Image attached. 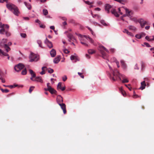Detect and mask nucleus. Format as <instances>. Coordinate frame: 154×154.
I'll use <instances>...</instances> for the list:
<instances>
[{"label":"nucleus","instance_id":"1","mask_svg":"<svg viewBox=\"0 0 154 154\" xmlns=\"http://www.w3.org/2000/svg\"><path fill=\"white\" fill-rule=\"evenodd\" d=\"M108 75L110 79L114 81L116 80L118 78H119L120 80H121V77L123 79L126 78L124 75L120 74L117 69H116L115 71H113V76H112L110 73Z\"/></svg>","mask_w":154,"mask_h":154},{"label":"nucleus","instance_id":"2","mask_svg":"<svg viewBox=\"0 0 154 154\" xmlns=\"http://www.w3.org/2000/svg\"><path fill=\"white\" fill-rule=\"evenodd\" d=\"M56 100L57 103L60 106L61 108L63 110V113L65 114L66 112V105L62 103L63 102L62 97L60 95H58L57 97Z\"/></svg>","mask_w":154,"mask_h":154},{"label":"nucleus","instance_id":"3","mask_svg":"<svg viewBox=\"0 0 154 154\" xmlns=\"http://www.w3.org/2000/svg\"><path fill=\"white\" fill-rule=\"evenodd\" d=\"M98 50L101 54L103 58L104 59H106L107 58V56L105 51L107 53H109V50L102 45L99 46L98 48Z\"/></svg>","mask_w":154,"mask_h":154},{"label":"nucleus","instance_id":"4","mask_svg":"<svg viewBox=\"0 0 154 154\" xmlns=\"http://www.w3.org/2000/svg\"><path fill=\"white\" fill-rule=\"evenodd\" d=\"M9 26L8 24L5 25L4 27H2L0 30V33L1 34H5L7 36H9L11 35V33L8 32Z\"/></svg>","mask_w":154,"mask_h":154},{"label":"nucleus","instance_id":"5","mask_svg":"<svg viewBox=\"0 0 154 154\" xmlns=\"http://www.w3.org/2000/svg\"><path fill=\"white\" fill-rule=\"evenodd\" d=\"M29 58L30 59L29 62H36L38 60L39 57L37 55L31 52L29 56Z\"/></svg>","mask_w":154,"mask_h":154},{"label":"nucleus","instance_id":"6","mask_svg":"<svg viewBox=\"0 0 154 154\" xmlns=\"http://www.w3.org/2000/svg\"><path fill=\"white\" fill-rule=\"evenodd\" d=\"M24 67L23 64L21 63H19L14 66V69L16 71L18 72L24 68Z\"/></svg>","mask_w":154,"mask_h":154},{"label":"nucleus","instance_id":"7","mask_svg":"<svg viewBox=\"0 0 154 154\" xmlns=\"http://www.w3.org/2000/svg\"><path fill=\"white\" fill-rule=\"evenodd\" d=\"M138 22L140 23V25L142 28L144 27L146 24H148L147 22L143 18L140 19L138 20Z\"/></svg>","mask_w":154,"mask_h":154},{"label":"nucleus","instance_id":"8","mask_svg":"<svg viewBox=\"0 0 154 154\" xmlns=\"http://www.w3.org/2000/svg\"><path fill=\"white\" fill-rule=\"evenodd\" d=\"M15 6H16L14 5L11 4H7L6 5V7L7 8L11 11H12L13 10Z\"/></svg>","mask_w":154,"mask_h":154},{"label":"nucleus","instance_id":"9","mask_svg":"<svg viewBox=\"0 0 154 154\" xmlns=\"http://www.w3.org/2000/svg\"><path fill=\"white\" fill-rule=\"evenodd\" d=\"M123 32L124 33H126L128 36L131 37H133L134 36V34L131 32H129L128 29H124L123 31Z\"/></svg>","mask_w":154,"mask_h":154},{"label":"nucleus","instance_id":"10","mask_svg":"<svg viewBox=\"0 0 154 154\" xmlns=\"http://www.w3.org/2000/svg\"><path fill=\"white\" fill-rule=\"evenodd\" d=\"M12 12L16 16H18L19 12L18 11V9L17 7L16 6L15 7L13 10Z\"/></svg>","mask_w":154,"mask_h":154},{"label":"nucleus","instance_id":"11","mask_svg":"<svg viewBox=\"0 0 154 154\" xmlns=\"http://www.w3.org/2000/svg\"><path fill=\"white\" fill-rule=\"evenodd\" d=\"M128 28L129 30H131L133 32H135L137 30L136 28L134 26L132 25L128 26Z\"/></svg>","mask_w":154,"mask_h":154},{"label":"nucleus","instance_id":"12","mask_svg":"<svg viewBox=\"0 0 154 154\" xmlns=\"http://www.w3.org/2000/svg\"><path fill=\"white\" fill-rule=\"evenodd\" d=\"M111 6L109 4H106L105 5V10L107 11V13H109V10L111 9Z\"/></svg>","mask_w":154,"mask_h":154},{"label":"nucleus","instance_id":"13","mask_svg":"<svg viewBox=\"0 0 154 154\" xmlns=\"http://www.w3.org/2000/svg\"><path fill=\"white\" fill-rule=\"evenodd\" d=\"M145 38L148 41H152L154 40V35L152 36L147 35L145 37Z\"/></svg>","mask_w":154,"mask_h":154},{"label":"nucleus","instance_id":"14","mask_svg":"<svg viewBox=\"0 0 154 154\" xmlns=\"http://www.w3.org/2000/svg\"><path fill=\"white\" fill-rule=\"evenodd\" d=\"M60 56H59L55 58L53 60V62L54 63H57L60 61Z\"/></svg>","mask_w":154,"mask_h":154},{"label":"nucleus","instance_id":"15","mask_svg":"<svg viewBox=\"0 0 154 154\" xmlns=\"http://www.w3.org/2000/svg\"><path fill=\"white\" fill-rule=\"evenodd\" d=\"M50 54L52 57H54L56 55V51L54 49H53L50 51Z\"/></svg>","mask_w":154,"mask_h":154},{"label":"nucleus","instance_id":"16","mask_svg":"<svg viewBox=\"0 0 154 154\" xmlns=\"http://www.w3.org/2000/svg\"><path fill=\"white\" fill-rule=\"evenodd\" d=\"M68 38L70 40H72L73 41H76V39L71 34H69L68 36Z\"/></svg>","mask_w":154,"mask_h":154},{"label":"nucleus","instance_id":"17","mask_svg":"<svg viewBox=\"0 0 154 154\" xmlns=\"http://www.w3.org/2000/svg\"><path fill=\"white\" fill-rule=\"evenodd\" d=\"M49 91L50 92V93L52 94H56L57 92V91L56 90L54 89L53 88H52L51 87H50L49 88Z\"/></svg>","mask_w":154,"mask_h":154},{"label":"nucleus","instance_id":"18","mask_svg":"<svg viewBox=\"0 0 154 154\" xmlns=\"http://www.w3.org/2000/svg\"><path fill=\"white\" fill-rule=\"evenodd\" d=\"M111 13L113 14L116 17H119V14L117 13L115 9H112L111 11Z\"/></svg>","mask_w":154,"mask_h":154},{"label":"nucleus","instance_id":"19","mask_svg":"<svg viewBox=\"0 0 154 154\" xmlns=\"http://www.w3.org/2000/svg\"><path fill=\"white\" fill-rule=\"evenodd\" d=\"M35 81L38 82H39L41 83L43 82V80L42 79V78L40 77H36L35 78Z\"/></svg>","mask_w":154,"mask_h":154},{"label":"nucleus","instance_id":"20","mask_svg":"<svg viewBox=\"0 0 154 154\" xmlns=\"http://www.w3.org/2000/svg\"><path fill=\"white\" fill-rule=\"evenodd\" d=\"M84 37H85L87 40H89V41L91 43L94 44V41L90 37L87 36L86 35H84L83 36Z\"/></svg>","mask_w":154,"mask_h":154},{"label":"nucleus","instance_id":"21","mask_svg":"<svg viewBox=\"0 0 154 154\" xmlns=\"http://www.w3.org/2000/svg\"><path fill=\"white\" fill-rule=\"evenodd\" d=\"M3 46L4 47L7 52H8L10 50V48L8 46V45L6 44H4Z\"/></svg>","mask_w":154,"mask_h":154},{"label":"nucleus","instance_id":"22","mask_svg":"<svg viewBox=\"0 0 154 154\" xmlns=\"http://www.w3.org/2000/svg\"><path fill=\"white\" fill-rule=\"evenodd\" d=\"M29 71L31 75V77H36L35 74L34 73L32 70L31 69H29Z\"/></svg>","mask_w":154,"mask_h":154},{"label":"nucleus","instance_id":"23","mask_svg":"<svg viewBox=\"0 0 154 154\" xmlns=\"http://www.w3.org/2000/svg\"><path fill=\"white\" fill-rule=\"evenodd\" d=\"M24 4L28 9L30 10L31 9V6L30 4L27 3L26 2H24Z\"/></svg>","mask_w":154,"mask_h":154},{"label":"nucleus","instance_id":"24","mask_svg":"<svg viewBox=\"0 0 154 154\" xmlns=\"http://www.w3.org/2000/svg\"><path fill=\"white\" fill-rule=\"evenodd\" d=\"M120 63L121 64L122 66L124 69H125L126 68V66L123 60L120 61Z\"/></svg>","mask_w":154,"mask_h":154},{"label":"nucleus","instance_id":"25","mask_svg":"<svg viewBox=\"0 0 154 154\" xmlns=\"http://www.w3.org/2000/svg\"><path fill=\"white\" fill-rule=\"evenodd\" d=\"M88 52L89 54H92L95 53L96 51L92 49H90L88 50Z\"/></svg>","mask_w":154,"mask_h":154},{"label":"nucleus","instance_id":"26","mask_svg":"<svg viewBox=\"0 0 154 154\" xmlns=\"http://www.w3.org/2000/svg\"><path fill=\"white\" fill-rule=\"evenodd\" d=\"M7 39H2V42L0 43V46L1 47H2L3 45L5 44L4 43H6L7 42Z\"/></svg>","mask_w":154,"mask_h":154},{"label":"nucleus","instance_id":"27","mask_svg":"<svg viewBox=\"0 0 154 154\" xmlns=\"http://www.w3.org/2000/svg\"><path fill=\"white\" fill-rule=\"evenodd\" d=\"M37 42L38 44V45L39 47H41L42 48H43L42 45V42L41 40H37Z\"/></svg>","mask_w":154,"mask_h":154},{"label":"nucleus","instance_id":"28","mask_svg":"<svg viewBox=\"0 0 154 154\" xmlns=\"http://www.w3.org/2000/svg\"><path fill=\"white\" fill-rule=\"evenodd\" d=\"M100 23L103 26H108V24L106 23L105 21L103 20H100Z\"/></svg>","mask_w":154,"mask_h":154},{"label":"nucleus","instance_id":"29","mask_svg":"<svg viewBox=\"0 0 154 154\" xmlns=\"http://www.w3.org/2000/svg\"><path fill=\"white\" fill-rule=\"evenodd\" d=\"M84 2L86 4H88V5H91L93 4L94 3L93 2H90L89 1H85V0H84Z\"/></svg>","mask_w":154,"mask_h":154},{"label":"nucleus","instance_id":"30","mask_svg":"<svg viewBox=\"0 0 154 154\" xmlns=\"http://www.w3.org/2000/svg\"><path fill=\"white\" fill-rule=\"evenodd\" d=\"M43 13L44 15L45 16L47 15L48 14L47 10L45 9H43Z\"/></svg>","mask_w":154,"mask_h":154},{"label":"nucleus","instance_id":"31","mask_svg":"<svg viewBox=\"0 0 154 154\" xmlns=\"http://www.w3.org/2000/svg\"><path fill=\"white\" fill-rule=\"evenodd\" d=\"M27 73V71L26 69L25 68L23 70L21 73V74L22 75H25Z\"/></svg>","mask_w":154,"mask_h":154},{"label":"nucleus","instance_id":"32","mask_svg":"<svg viewBox=\"0 0 154 154\" xmlns=\"http://www.w3.org/2000/svg\"><path fill=\"white\" fill-rule=\"evenodd\" d=\"M48 47L49 48H51L53 47V45L51 42H49L47 44Z\"/></svg>","mask_w":154,"mask_h":154},{"label":"nucleus","instance_id":"33","mask_svg":"<svg viewBox=\"0 0 154 154\" xmlns=\"http://www.w3.org/2000/svg\"><path fill=\"white\" fill-rule=\"evenodd\" d=\"M75 34L78 36L79 38L80 41H81L82 38L83 36L80 34L77 33V32H75Z\"/></svg>","mask_w":154,"mask_h":154},{"label":"nucleus","instance_id":"34","mask_svg":"<svg viewBox=\"0 0 154 154\" xmlns=\"http://www.w3.org/2000/svg\"><path fill=\"white\" fill-rule=\"evenodd\" d=\"M130 18L131 20L134 21V22H136V23H137V22H138V20H137V19L136 18L133 17V18H131V17H130Z\"/></svg>","mask_w":154,"mask_h":154},{"label":"nucleus","instance_id":"35","mask_svg":"<svg viewBox=\"0 0 154 154\" xmlns=\"http://www.w3.org/2000/svg\"><path fill=\"white\" fill-rule=\"evenodd\" d=\"M0 89L3 93H8L9 91L7 89H3L2 88H1Z\"/></svg>","mask_w":154,"mask_h":154},{"label":"nucleus","instance_id":"36","mask_svg":"<svg viewBox=\"0 0 154 154\" xmlns=\"http://www.w3.org/2000/svg\"><path fill=\"white\" fill-rule=\"evenodd\" d=\"M129 82L127 78H125L123 79L122 80V83H128Z\"/></svg>","mask_w":154,"mask_h":154},{"label":"nucleus","instance_id":"37","mask_svg":"<svg viewBox=\"0 0 154 154\" xmlns=\"http://www.w3.org/2000/svg\"><path fill=\"white\" fill-rule=\"evenodd\" d=\"M126 16H128L129 17H131V15L130 14H129V13L128 12V13H126L125 14L123 15L122 16L123 17H125Z\"/></svg>","mask_w":154,"mask_h":154},{"label":"nucleus","instance_id":"38","mask_svg":"<svg viewBox=\"0 0 154 154\" xmlns=\"http://www.w3.org/2000/svg\"><path fill=\"white\" fill-rule=\"evenodd\" d=\"M70 59L71 60H76L77 58L75 56H74L73 55H72L70 57Z\"/></svg>","mask_w":154,"mask_h":154},{"label":"nucleus","instance_id":"39","mask_svg":"<svg viewBox=\"0 0 154 154\" xmlns=\"http://www.w3.org/2000/svg\"><path fill=\"white\" fill-rule=\"evenodd\" d=\"M83 41V40L82 39V38L81 41H81V43L82 44V45H85V46H88V45L87 43H85V42H82Z\"/></svg>","mask_w":154,"mask_h":154},{"label":"nucleus","instance_id":"40","mask_svg":"<svg viewBox=\"0 0 154 154\" xmlns=\"http://www.w3.org/2000/svg\"><path fill=\"white\" fill-rule=\"evenodd\" d=\"M34 88L35 87L33 86H32L30 87L29 90V92L30 93H31L32 91Z\"/></svg>","mask_w":154,"mask_h":154},{"label":"nucleus","instance_id":"41","mask_svg":"<svg viewBox=\"0 0 154 154\" xmlns=\"http://www.w3.org/2000/svg\"><path fill=\"white\" fill-rule=\"evenodd\" d=\"M108 66L109 67V68L110 69V70L111 71V72L112 73V74H111L112 75V76H113V71H115V70H115L114 71H113L112 68L108 64Z\"/></svg>","mask_w":154,"mask_h":154},{"label":"nucleus","instance_id":"42","mask_svg":"<svg viewBox=\"0 0 154 154\" xmlns=\"http://www.w3.org/2000/svg\"><path fill=\"white\" fill-rule=\"evenodd\" d=\"M48 72L50 73H52L54 72V70L53 69L49 68L48 70Z\"/></svg>","mask_w":154,"mask_h":154},{"label":"nucleus","instance_id":"43","mask_svg":"<svg viewBox=\"0 0 154 154\" xmlns=\"http://www.w3.org/2000/svg\"><path fill=\"white\" fill-rule=\"evenodd\" d=\"M115 1L119 2L122 4H124V0H114Z\"/></svg>","mask_w":154,"mask_h":154},{"label":"nucleus","instance_id":"44","mask_svg":"<svg viewBox=\"0 0 154 154\" xmlns=\"http://www.w3.org/2000/svg\"><path fill=\"white\" fill-rule=\"evenodd\" d=\"M141 69L142 70H143L145 68V65L144 63L143 62H142L141 63Z\"/></svg>","mask_w":154,"mask_h":154},{"label":"nucleus","instance_id":"45","mask_svg":"<svg viewBox=\"0 0 154 154\" xmlns=\"http://www.w3.org/2000/svg\"><path fill=\"white\" fill-rule=\"evenodd\" d=\"M135 37L138 39H140L141 38V35L140 34H136Z\"/></svg>","mask_w":154,"mask_h":154},{"label":"nucleus","instance_id":"46","mask_svg":"<svg viewBox=\"0 0 154 154\" xmlns=\"http://www.w3.org/2000/svg\"><path fill=\"white\" fill-rule=\"evenodd\" d=\"M20 36L23 38H25L26 36V34L24 33H20Z\"/></svg>","mask_w":154,"mask_h":154},{"label":"nucleus","instance_id":"47","mask_svg":"<svg viewBox=\"0 0 154 154\" xmlns=\"http://www.w3.org/2000/svg\"><path fill=\"white\" fill-rule=\"evenodd\" d=\"M3 86L5 87H9L11 88H14V87L12 85H3Z\"/></svg>","mask_w":154,"mask_h":154},{"label":"nucleus","instance_id":"48","mask_svg":"<svg viewBox=\"0 0 154 154\" xmlns=\"http://www.w3.org/2000/svg\"><path fill=\"white\" fill-rule=\"evenodd\" d=\"M61 83L60 82L58 83V84L57 86V89H60L61 88Z\"/></svg>","mask_w":154,"mask_h":154},{"label":"nucleus","instance_id":"49","mask_svg":"<svg viewBox=\"0 0 154 154\" xmlns=\"http://www.w3.org/2000/svg\"><path fill=\"white\" fill-rule=\"evenodd\" d=\"M144 44L147 47H151L150 45L147 42H144Z\"/></svg>","mask_w":154,"mask_h":154},{"label":"nucleus","instance_id":"50","mask_svg":"<svg viewBox=\"0 0 154 154\" xmlns=\"http://www.w3.org/2000/svg\"><path fill=\"white\" fill-rule=\"evenodd\" d=\"M67 79V77L66 75H64V76L62 77V79L64 82Z\"/></svg>","mask_w":154,"mask_h":154},{"label":"nucleus","instance_id":"51","mask_svg":"<svg viewBox=\"0 0 154 154\" xmlns=\"http://www.w3.org/2000/svg\"><path fill=\"white\" fill-rule=\"evenodd\" d=\"M91 14L92 15V17H93V18H94L96 17H100V16L98 15V14H94V15H93L92 13H91Z\"/></svg>","mask_w":154,"mask_h":154},{"label":"nucleus","instance_id":"52","mask_svg":"<svg viewBox=\"0 0 154 154\" xmlns=\"http://www.w3.org/2000/svg\"><path fill=\"white\" fill-rule=\"evenodd\" d=\"M111 60L112 62H115L117 60L116 58L113 57L111 58Z\"/></svg>","mask_w":154,"mask_h":154},{"label":"nucleus","instance_id":"53","mask_svg":"<svg viewBox=\"0 0 154 154\" xmlns=\"http://www.w3.org/2000/svg\"><path fill=\"white\" fill-rule=\"evenodd\" d=\"M78 75L82 78H84V76L82 75V73L78 72Z\"/></svg>","mask_w":154,"mask_h":154},{"label":"nucleus","instance_id":"54","mask_svg":"<svg viewBox=\"0 0 154 154\" xmlns=\"http://www.w3.org/2000/svg\"><path fill=\"white\" fill-rule=\"evenodd\" d=\"M87 28L91 31V33L93 35H94V32H93V31L91 29V28H90V27H88V26H87Z\"/></svg>","mask_w":154,"mask_h":154},{"label":"nucleus","instance_id":"55","mask_svg":"<svg viewBox=\"0 0 154 154\" xmlns=\"http://www.w3.org/2000/svg\"><path fill=\"white\" fill-rule=\"evenodd\" d=\"M63 52L66 54H68L69 52V51L66 49L63 50Z\"/></svg>","mask_w":154,"mask_h":154},{"label":"nucleus","instance_id":"56","mask_svg":"<svg viewBox=\"0 0 154 154\" xmlns=\"http://www.w3.org/2000/svg\"><path fill=\"white\" fill-rule=\"evenodd\" d=\"M146 86L141 85V86L140 88L139 89L143 90L145 88Z\"/></svg>","mask_w":154,"mask_h":154},{"label":"nucleus","instance_id":"57","mask_svg":"<svg viewBox=\"0 0 154 154\" xmlns=\"http://www.w3.org/2000/svg\"><path fill=\"white\" fill-rule=\"evenodd\" d=\"M134 96H133L134 98H137V97H139L136 94H135V92H134Z\"/></svg>","mask_w":154,"mask_h":154},{"label":"nucleus","instance_id":"58","mask_svg":"<svg viewBox=\"0 0 154 154\" xmlns=\"http://www.w3.org/2000/svg\"><path fill=\"white\" fill-rule=\"evenodd\" d=\"M3 75V73L2 71L0 70V79H1V78L2 77V75Z\"/></svg>","mask_w":154,"mask_h":154},{"label":"nucleus","instance_id":"59","mask_svg":"<svg viewBox=\"0 0 154 154\" xmlns=\"http://www.w3.org/2000/svg\"><path fill=\"white\" fill-rule=\"evenodd\" d=\"M50 41L46 38L45 41L44 42L45 44H47Z\"/></svg>","mask_w":154,"mask_h":154},{"label":"nucleus","instance_id":"60","mask_svg":"<svg viewBox=\"0 0 154 154\" xmlns=\"http://www.w3.org/2000/svg\"><path fill=\"white\" fill-rule=\"evenodd\" d=\"M121 8H118V12L120 14L122 15L123 13L121 12Z\"/></svg>","mask_w":154,"mask_h":154},{"label":"nucleus","instance_id":"61","mask_svg":"<svg viewBox=\"0 0 154 154\" xmlns=\"http://www.w3.org/2000/svg\"><path fill=\"white\" fill-rule=\"evenodd\" d=\"M4 2H5L7 3L8 2V1L7 0H0V3H2Z\"/></svg>","mask_w":154,"mask_h":154},{"label":"nucleus","instance_id":"62","mask_svg":"<svg viewBox=\"0 0 154 154\" xmlns=\"http://www.w3.org/2000/svg\"><path fill=\"white\" fill-rule=\"evenodd\" d=\"M134 69H139V68L137 64H136L134 67Z\"/></svg>","mask_w":154,"mask_h":154},{"label":"nucleus","instance_id":"63","mask_svg":"<svg viewBox=\"0 0 154 154\" xmlns=\"http://www.w3.org/2000/svg\"><path fill=\"white\" fill-rule=\"evenodd\" d=\"M141 85H143V86H146V85L145 83V81H143V82H142L141 83Z\"/></svg>","mask_w":154,"mask_h":154},{"label":"nucleus","instance_id":"64","mask_svg":"<svg viewBox=\"0 0 154 154\" xmlns=\"http://www.w3.org/2000/svg\"><path fill=\"white\" fill-rule=\"evenodd\" d=\"M65 88H66L65 86H64L63 87H61V88H60V89H61L62 91H63L65 90Z\"/></svg>","mask_w":154,"mask_h":154}]
</instances>
